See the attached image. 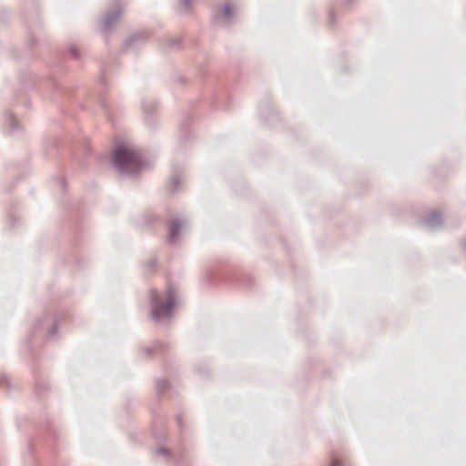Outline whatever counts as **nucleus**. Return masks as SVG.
Returning a JSON list of instances; mask_svg holds the SVG:
<instances>
[{
	"instance_id": "0eeeda50",
	"label": "nucleus",
	"mask_w": 466,
	"mask_h": 466,
	"mask_svg": "<svg viewBox=\"0 0 466 466\" xmlns=\"http://www.w3.org/2000/svg\"><path fill=\"white\" fill-rule=\"evenodd\" d=\"M156 108L157 106L154 101L145 100L142 102V112L144 115L145 122L151 128L155 127L157 123V118L154 116Z\"/></svg>"
},
{
	"instance_id": "4468645a",
	"label": "nucleus",
	"mask_w": 466,
	"mask_h": 466,
	"mask_svg": "<svg viewBox=\"0 0 466 466\" xmlns=\"http://www.w3.org/2000/svg\"><path fill=\"white\" fill-rule=\"evenodd\" d=\"M191 1L192 0H181L179 4L180 10L185 13H188L190 9Z\"/></svg>"
},
{
	"instance_id": "1a4fd4ad",
	"label": "nucleus",
	"mask_w": 466,
	"mask_h": 466,
	"mask_svg": "<svg viewBox=\"0 0 466 466\" xmlns=\"http://www.w3.org/2000/svg\"><path fill=\"white\" fill-rule=\"evenodd\" d=\"M421 223L432 229L439 228L443 224V217L441 213L438 211H431L426 214Z\"/></svg>"
},
{
	"instance_id": "dca6fc26",
	"label": "nucleus",
	"mask_w": 466,
	"mask_h": 466,
	"mask_svg": "<svg viewBox=\"0 0 466 466\" xmlns=\"http://www.w3.org/2000/svg\"><path fill=\"white\" fill-rule=\"evenodd\" d=\"M167 387V381L166 380H158L157 384V390L158 393H162L166 390Z\"/></svg>"
},
{
	"instance_id": "9b49d317",
	"label": "nucleus",
	"mask_w": 466,
	"mask_h": 466,
	"mask_svg": "<svg viewBox=\"0 0 466 466\" xmlns=\"http://www.w3.org/2000/svg\"><path fill=\"white\" fill-rule=\"evenodd\" d=\"M168 348V345L163 341H156L153 346H147L142 349L143 352L147 356H150L153 353L164 351Z\"/></svg>"
},
{
	"instance_id": "ddd939ff",
	"label": "nucleus",
	"mask_w": 466,
	"mask_h": 466,
	"mask_svg": "<svg viewBox=\"0 0 466 466\" xmlns=\"http://www.w3.org/2000/svg\"><path fill=\"white\" fill-rule=\"evenodd\" d=\"M181 183V179L179 176H173L170 179L169 185H168V190L171 192H176L178 189V187Z\"/></svg>"
},
{
	"instance_id": "a211bd4d",
	"label": "nucleus",
	"mask_w": 466,
	"mask_h": 466,
	"mask_svg": "<svg viewBox=\"0 0 466 466\" xmlns=\"http://www.w3.org/2000/svg\"><path fill=\"white\" fill-rule=\"evenodd\" d=\"M329 466H345L344 462L339 459L334 458Z\"/></svg>"
},
{
	"instance_id": "f257e3e1",
	"label": "nucleus",
	"mask_w": 466,
	"mask_h": 466,
	"mask_svg": "<svg viewBox=\"0 0 466 466\" xmlns=\"http://www.w3.org/2000/svg\"><path fill=\"white\" fill-rule=\"evenodd\" d=\"M112 164L120 174L127 176L138 174L147 166L138 150L123 144L115 148Z\"/></svg>"
},
{
	"instance_id": "412c9836",
	"label": "nucleus",
	"mask_w": 466,
	"mask_h": 466,
	"mask_svg": "<svg viewBox=\"0 0 466 466\" xmlns=\"http://www.w3.org/2000/svg\"><path fill=\"white\" fill-rule=\"evenodd\" d=\"M155 265H156V261L155 260H151V261L148 262V267L149 268H153V267H155Z\"/></svg>"
},
{
	"instance_id": "f03ea898",
	"label": "nucleus",
	"mask_w": 466,
	"mask_h": 466,
	"mask_svg": "<svg viewBox=\"0 0 466 466\" xmlns=\"http://www.w3.org/2000/svg\"><path fill=\"white\" fill-rule=\"evenodd\" d=\"M151 319L158 323H165L173 316V309L177 303V295L173 289H168L162 294L152 289L150 291Z\"/></svg>"
},
{
	"instance_id": "5701e85b",
	"label": "nucleus",
	"mask_w": 466,
	"mask_h": 466,
	"mask_svg": "<svg viewBox=\"0 0 466 466\" xmlns=\"http://www.w3.org/2000/svg\"><path fill=\"white\" fill-rule=\"evenodd\" d=\"M464 248H465V250H466V242L464 243Z\"/></svg>"
},
{
	"instance_id": "f8f14e48",
	"label": "nucleus",
	"mask_w": 466,
	"mask_h": 466,
	"mask_svg": "<svg viewBox=\"0 0 466 466\" xmlns=\"http://www.w3.org/2000/svg\"><path fill=\"white\" fill-rule=\"evenodd\" d=\"M181 43V39L178 37H167L165 39V46L168 48H178Z\"/></svg>"
},
{
	"instance_id": "2eb2a0df",
	"label": "nucleus",
	"mask_w": 466,
	"mask_h": 466,
	"mask_svg": "<svg viewBox=\"0 0 466 466\" xmlns=\"http://www.w3.org/2000/svg\"><path fill=\"white\" fill-rule=\"evenodd\" d=\"M69 54L74 59L80 58V50L76 46H71L69 47Z\"/></svg>"
},
{
	"instance_id": "7ed1b4c3",
	"label": "nucleus",
	"mask_w": 466,
	"mask_h": 466,
	"mask_svg": "<svg viewBox=\"0 0 466 466\" xmlns=\"http://www.w3.org/2000/svg\"><path fill=\"white\" fill-rule=\"evenodd\" d=\"M124 12V5L116 1L101 17L100 27L104 32L111 31Z\"/></svg>"
},
{
	"instance_id": "f3484780",
	"label": "nucleus",
	"mask_w": 466,
	"mask_h": 466,
	"mask_svg": "<svg viewBox=\"0 0 466 466\" xmlns=\"http://www.w3.org/2000/svg\"><path fill=\"white\" fill-rule=\"evenodd\" d=\"M156 453L157 455H162V456H168L170 454V451L167 448H158L157 451H156Z\"/></svg>"
},
{
	"instance_id": "4be33fe9",
	"label": "nucleus",
	"mask_w": 466,
	"mask_h": 466,
	"mask_svg": "<svg viewBox=\"0 0 466 466\" xmlns=\"http://www.w3.org/2000/svg\"><path fill=\"white\" fill-rule=\"evenodd\" d=\"M329 19H330V24H332L333 23V14H330Z\"/></svg>"
},
{
	"instance_id": "9d476101",
	"label": "nucleus",
	"mask_w": 466,
	"mask_h": 466,
	"mask_svg": "<svg viewBox=\"0 0 466 466\" xmlns=\"http://www.w3.org/2000/svg\"><path fill=\"white\" fill-rule=\"evenodd\" d=\"M5 127L11 135H15L20 131V124L17 119L10 113L5 116Z\"/></svg>"
},
{
	"instance_id": "20e7f679",
	"label": "nucleus",
	"mask_w": 466,
	"mask_h": 466,
	"mask_svg": "<svg viewBox=\"0 0 466 466\" xmlns=\"http://www.w3.org/2000/svg\"><path fill=\"white\" fill-rule=\"evenodd\" d=\"M235 19L234 11L227 4L221 9H218L212 17V23L217 27H228L233 25Z\"/></svg>"
},
{
	"instance_id": "aec40b11",
	"label": "nucleus",
	"mask_w": 466,
	"mask_h": 466,
	"mask_svg": "<svg viewBox=\"0 0 466 466\" xmlns=\"http://www.w3.org/2000/svg\"><path fill=\"white\" fill-rule=\"evenodd\" d=\"M57 179H58V182H59V184L61 185V187H65L66 183H65L64 179H63V178H57Z\"/></svg>"
},
{
	"instance_id": "39448f33",
	"label": "nucleus",
	"mask_w": 466,
	"mask_h": 466,
	"mask_svg": "<svg viewBox=\"0 0 466 466\" xmlns=\"http://www.w3.org/2000/svg\"><path fill=\"white\" fill-rule=\"evenodd\" d=\"M187 220L184 218H175L167 223V240L171 245H176L180 237V233L186 228Z\"/></svg>"
},
{
	"instance_id": "423d86ee",
	"label": "nucleus",
	"mask_w": 466,
	"mask_h": 466,
	"mask_svg": "<svg viewBox=\"0 0 466 466\" xmlns=\"http://www.w3.org/2000/svg\"><path fill=\"white\" fill-rule=\"evenodd\" d=\"M149 37L150 32L148 30H142L137 32L125 40L122 51L127 52L131 49H135L138 47L140 45L146 43Z\"/></svg>"
},
{
	"instance_id": "6ab92c4d",
	"label": "nucleus",
	"mask_w": 466,
	"mask_h": 466,
	"mask_svg": "<svg viewBox=\"0 0 466 466\" xmlns=\"http://www.w3.org/2000/svg\"><path fill=\"white\" fill-rule=\"evenodd\" d=\"M177 422L179 428L182 427V417L180 415H177Z\"/></svg>"
},
{
	"instance_id": "6e6552de",
	"label": "nucleus",
	"mask_w": 466,
	"mask_h": 466,
	"mask_svg": "<svg viewBox=\"0 0 466 466\" xmlns=\"http://www.w3.org/2000/svg\"><path fill=\"white\" fill-rule=\"evenodd\" d=\"M44 327H49L48 338L54 337L58 329L57 321L50 316H45L43 319H38L34 324V329H39Z\"/></svg>"
}]
</instances>
